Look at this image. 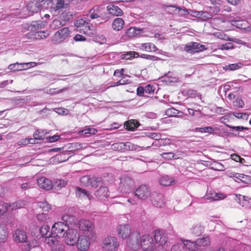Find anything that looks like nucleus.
Here are the masks:
<instances>
[{"instance_id": "obj_53", "label": "nucleus", "mask_w": 251, "mask_h": 251, "mask_svg": "<svg viewBox=\"0 0 251 251\" xmlns=\"http://www.w3.org/2000/svg\"><path fill=\"white\" fill-rule=\"evenodd\" d=\"M38 206L43 211H48L51 209L50 205L47 201H40L38 203Z\"/></svg>"}, {"instance_id": "obj_6", "label": "nucleus", "mask_w": 251, "mask_h": 251, "mask_svg": "<svg viewBox=\"0 0 251 251\" xmlns=\"http://www.w3.org/2000/svg\"><path fill=\"white\" fill-rule=\"evenodd\" d=\"M75 26L77 27V31H87L88 30H96L95 26L91 25L87 22L86 18H82L77 20L75 23Z\"/></svg>"}, {"instance_id": "obj_63", "label": "nucleus", "mask_w": 251, "mask_h": 251, "mask_svg": "<svg viewBox=\"0 0 251 251\" xmlns=\"http://www.w3.org/2000/svg\"><path fill=\"white\" fill-rule=\"evenodd\" d=\"M124 55L123 58L129 59L131 57H137L139 56V54L135 51H130L127 54H124Z\"/></svg>"}, {"instance_id": "obj_34", "label": "nucleus", "mask_w": 251, "mask_h": 251, "mask_svg": "<svg viewBox=\"0 0 251 251\" xmlns=\"http://www.w3.org/2000/svg\"><path fill=\"white\" fill-rule=\"evenodd\" d=\"M67 183V181L64 179H55L52 182V188L56 190H59L64 187Z\"/></svg>"}, {"instance_id": "obj_30", "label": "nucleus", "mask_w": 251, "mask_h": 251, "mask_svg": "<svg viewBox=\"0 0 251 251\" xmlns=\"http://www.w3.org/2000/svg\"><path fill=\"white\" fill-rule=\"evenodd\" d=\"M62 26V25L60 21L54 20L50 25V28L52 30L58 29L57 31H69L67 27H63L59 29Z\"/></svg>"}, {"instance_id": "obj_44", "label": "nucleus", "mask_w": 251, "mask_h": 251, "mask_svg": "<svg viewBox=\"0 0 251 251\" xmlns=\"http://www.w3.org/2000/svg\"><path fill=\"white\" fill-rule=\"evenodd\" d=\"M197 248L200 246H206L210 244V238L205 236L202 238L198 239L196 241Z\"/></svg>"}, {"instance_id": "obj_39", "label": "nucleus", "mask_w": 251, "mask_h": 251, "mask_svg": "<svg viewBox=\"0 0 251 251\" xmlns=\"http://www.w3.org/2000/svg\"><path fill=\"white\" fill-rule=\"evenodd\" d=\"M183 245L189 250L195 251L198 250L196 241L192 242L190 240H186L184 241Z\"/></svg>"}, {"instance_id": "obj_26", "label": "nucleus", "mask_w": 251, "mask_h": 251, "mask_svg": "<svg viewBox=\"0 0 251 251\" xmlns=\"http://www.w3.org/2000/svg\"><path fill=\"white\" fill-rule=\"evenodd\" d=\"M67 32H55L52 37V42L54 44L59 43L67 37Z\"/></svg>"}, {"instance_id": "obj_19", "label": "nucleus", "mask_w": 251, "mask_h": 251, "mask_svg": "<svg viewBox=\"0 0 251 251\" xmlns=\"http://www.w3.org/2000/svg\"><path fill=\"white\" fill-rule=\"evenodd\" d=\"M38 2V0H31L27 5V9L32 13H37L40 11L42 7H44Z\"/></svg>"}, {"instance_id": "obj_32", "label": "nucleus", "mask_w": 251, "mask_h": 251, "mask_svg": "<svg viewBox=\"0 0 251 251\" xmlns=\"http://www.w3.org/2000/svg\"><path fill=\"white\" fill-rule=\"evenodd\" d=\"M141 32H125L122 38L123 40L126 41L131 40L134 38H139L143 36Z\"/></svg>"}, {"instance_id": "obj_28", "label": "nucleus", "mask_w": 251, "mask_h": 251, "mask_svg": "<svg viewBox=\"0 0 251 251\" xmlns=\"http://www.w3.org/2000/svg\"><path fill=\"white\" fill-rule=\"evenodd\" d=\"M76 195L79 197H81L84 199L87 198L89 200H91L93 198V196L91 195L89 192L80 187L76 188Z\"/></svg>"}, {"instance_id": "obj_52", "label": "nucleus", "mask_w": 251, "mask_h": 251, "mask_svg": "<svg viewBox=\"0 0 251 251\" xmlns=\"http://www.w3.org/2000/svg\"><path fill=\"white\" fill-rule=\"evenodd\" d=\"M35 184V180L34 179L30 180L27 182H24L21 184V188L23 190H26L29 188H33Z\"/></svg>"}, {"instance_id": "obj_42", "label": "nucleus", "mask_w": 251, "mask_h": 251, "mask_svg": "<svg viewBox=\"0 0 251 251\" xmlns=\"http://www.w3.org/2000/svg\"><path fill=\"white\" fill-rule=\"evenodd\" d=\"M247 25L248 23L246 21H239L235 22V25H234L237 28L243 29L245 30L244 31H250V29H249V27L248 26H247Z\"/></svg>"}, {"instance_id": "obj_15", "label": "nucleus", "mask_w": 251, "mask_h": 251, "mask_svg": "<svg viewBox=\"0 0 251 251\" xmlns=\"http://www.w3.org/2000/svg\"><path fill=\"white\" fill-rule=\"evenodd\" d=\"M36 182L41 188L46 190H50L52 188V182L44 177L37 178Z\"/></svg>"}, {"instance_id": "obj_23", "label": "nucleus", "mask_w": 251, "mask_h": 251, "mask_svg": "<svg viewBox=\"0 0 251 251\" xmlns=\"http://www.w3.org/2000/svg\"><path fill=\"white\" fill-rule=\"evenodd\" d=\"M238 197V202L242 207L246 208H251V199L248 197L239 194Z\"/></svg>"}, {"instance_id": "obj_54", "label": "nucleus", "mask_w": 251, "mask_h": 251, "mask_svg": "<svg viewBox=\"0 0 251 251\" xmlns=\"http://www.w3.org/2000/svg\"><path fill=\"white\" fill-rule=\"evenodd\" d=\"M211 164L212 165V169L214 170L223 171L225 169L224 166L220 162L214 161Z\"/></svg>"}, {"instance_id": "obj_55", "label": "nucleus", "mask_w": 251, "mask_h": 251, "mask_svg": "<svg viewBox=\"0 0 251 251\" xmlns=\"http://www.w3.org/2000/svg\"><path fill=\"white\" fill-rule=\"evenodd\" d=\"M8 210V204L2 201H0V216L4 214Z\"/></svg>"}, {"instance_id": "obj_41", "label": "nucleus", "mask_w": 251, "mask_h": 251, "mask_svg": "<svg viewBox=\"0 0 251 251\" xmlns=\"http://www.w3.org/2000/svg\"><path fill=\"white\" fill-rule=\"evenodd\" d=\"M243 66V65L242 63L238 62L234 64H229L228 65H226L224 68L226 70L235 71L236 70L241 68Z\"/></svg>"}, {"instance_id": "obj_64", "label": "nucleus", "mask_w": 251, "mask_h": 251, "mask_svg": "<svg viewBox=\"0 0 251 251\" xmlns=\"http://www.w3.org/2000/svg\"><path fill=\"white\" fill-rule=\"evenodd\" d=\"M234 105L237 108H242L244 105V102L242 99L238 98L234 102Z\"/></svg>"}, {"instance_id": "obj_40", "label": "nucleus", "mask_w": 251, "mask_h": 251, "mask_svg": "<svg viewBox=\"0 0 251 251\" xmlns=\"http://www.w3.org/2000/svg\"><path fill=\"white\" fill-rule=\"evenodd\" d=\"M203 228L200 224H197L191 228V233L196 236L201 235L203 232Z\"/></svg>"}, {"instance_id": "obj_9", "label": "nucleus", "mask_w": 251, "mask_h": 251, "mask_svg": "<svg viewBox=\"0 0 251 251\" xmlns=\"http://www.w3.org/2000/svg\"><path fill=\"white\" fill-rule=\"evenodd\" d=\"M76 243L78 250L83 251L88 249L90 242L88 236L82 235L78 236Z\"/></svg>"}, {"instance_id": "obj_3", "label": "nucleus", "mask_w": 251, "mask_h": 251, "mask_svg": "<svg viewBox=\"0 0 251 251\" xmlns=\"http://www.w3.org/2000/svg\"><path fill=\"white\" fill-rule=\"evenodd\" d=\"M47 132L41 129L37 130L34 132L33 135V138H25L21 140L20 145H26L28 144H35L37 140H43L46 137Z\"/></svg>"}, {"instance_id": "obj_46", "label": "nucleus", "mask_w": 251, "mask_h": 251, "mask_svg": "<svg viewBox=\"0 0 251 251\" xmlns=\"http://www.w3.org/2000/svg\"><path fill=\"white\" fill-rule=\"evenodd\" d=\"M231 174L232 175L231 176H232L233 178L237 179L236 181L237 182L241 181L243 182H246L247 180L248 176L244 174L236 173H232Z\"/></svg>"}, {"instance_id": "obj_27", "label": "nucleus", "mask_w": 251, "mask_h": 251, "mask_svg": "<svg viewBox=\"0 0 251 251\" xmlns=\"http://www.w3.org/2000/svg\"><path fill=\"white\" fill-rule=\"evenodd\" d=\"M176 181L173 178L168 176H163L159 179V183L161 185L168 186L174 185L176 183Z\"/></svg>"}, {"instance_id": "obj_16", "label": "nucleus", "mask_w": 251, "mask_h": 251, "mask_svg": "<svg viewBox=\"0 0 251 251\" xmlns=\"http://www.w3.org/2000/svg\"><path fill=\"white\" fill-rule=\"evenodd\" d=\"M86 35L91 37L89 40H92L95 42L99 43L100 44H104L106 42V39L105 37L101 34H97V32H84Z\"/></svg>"}, {"instance_id": "obj_11", "label": "nucleus", "mask_w": 251, "mask_h": 251, "mask_svg": "<svg viewBox=\"0 0 251 251\" xmlns=\"http://www.w3.org/2000/svg\"><path fill=\"white\" fill-rule=\"evenodd\" d=\"M81 183L85 182L84 185L90 184L92 187H97L100 185L102 182V178L100 177H93L90 178L88 176H84L80 178Z\"/></svg>"}, {"instance_id": "obj_38", "label": "nucleus", "mask_w": 251, "mask_h": 251, "mask_svg": "<svg viewBox=\"0 0 251 251\" xmlns=\"http://www.w3.org/2000/svg\"><path fill=\"white\" fill-rule=\"evenodd\" d=\"M38 246V242L36 240L33 239L29 243L22 246V250L24 251H29L32 248H35Z\"/></svg>"}, {"instance_id": "obj_47", "label": "nucleus", "mask_w": 251, "mask_h": 251, "mask_svg": "<svg viewBox=\"0 0 251 251\" xmlns=\"http://www.w3.org/2000/svg\"><path fill=\"white\" fill-rule=\"evenodd\" d=\"M121 182L122 184H124V186H125L126 190L125 192H127L130 190V188L133 185V181L129 178H126L125 179H121Z\"/></svg>"}, {"instance_id": "obj_48", "label": "nucleus", "mask_w": 251, "mask_h": 251, "mask_svg": "<svg viewBox=\"0 0 251 251\" xmlns=\"http://www.w3.org/2000/svg\"><path fill=\"white\" fill-rule=\"evenodd\" d=\"M49 36V32H34L33 40L44 39Z\"/></svg>"}, {"instance_id": "obj_13", "label": "nucleus", "mask_w": 251, "mask_h": 251, "mask_svg": "<svg viewBox=\"0 0 251 251\" xmlns=\"http://www.w3.org/2000/svg\"><path fill=\"white\" fill-rule=\"evenodd\" d=\"M226 126L231 129L230 131H235L237 132V133H232L235 137L244 138L246 135V133L244 130H249L248 127H244L243 126H232L228 125H226Z\"/></svg>"}, {"instance_id": "obj_20", "label": "nucleus", "mask_w": 251, "mask_h": 251, "mask_svg": "<svg viewBox=\"0 0 251 251\" xmlns=\"http://www.w3.org/2000/svg\"><path fill=\"white\" fill-rule=\"evenodd\" d=\"M154 240L160 246L166 245L167 246V238L166 235L162 234L159 231H155Z\"/></svg>"}, {"instance_id": "obj_49", "label": "nucleus", "mask_w": 251, "mask_h": 251, "mask_svg": "<svg viewBox=\"0 0 251 251\" xmlns=\"http://www.w3.org/2000/svg\"><path fill=\"white\" fill-rule=\"evenodd\" d=\"M199 18L202 21H206L208 19H212L213 15L212 13L206 11H201L199 13Z\"/></svg>"}, {"instance_id": "obj_31", "label": "nucleus", "mask_w": 251, "mask_h": 251, "mask_svg": "<svg viewBox=\"0 0 251 251\" xmlns=\"http://www.w3.org/2000/svg\"><path fill=\"white\" fill-rule=\"evenodd\" d=\"M124 25V21L122 18H116L112 23V27L114 30L119 31L122 29Z\"/></svg>"}, {"instance_id": "obj_36", "label": "nucleus", "mask_w": 251, "mask_h": 251, "mask_svg": "<svg viewBox=\"0 0 251 251\" xmlns=\"http://www.w3.org/2000/svg\"><path fill=\"white\" fill-rule=\"evenodd\" d=\"M210 24L213 26V28L216 30H220L219 29V25L225 22V21L222 19L219 16L211 19Z\"/></svg>"}, {"instance_id": "obj_8", "label": "nucleus", "mask_w": 251, "mask_h": 251, "mask_svg": "<svg viewBox=\"0 0 251 251\" xmlns=\"http://www.w3.org/2000/svg\"><path fill=\"white\" fill-rule=\"evenodd\" d=\"M184 50L188 52L193 53L202 51L206 50L204 45L197 42H190L186 45Z\"/></svg>"}, {"instance_id": "obj_43", "label": "nucleus", "mask_w": 251, "mask_h": 251, "mask_svg": "<svg viewBox=\"0 0 251 251\" xmlns=\"http://www.w3.org/2000/svg\"><path fill=\"white\" fill-rule=\"evenodd\" d=\"M214 36L217 37L219 39L223 40L231 41L233 42H236V39L229 38L227 35L225 34V32H214Z\"/></svg>"}, {"instance_id": "obj_50", "label": "nucleus", "mask_w": 251, "mask_h": 251, "mask_svg": "<svg viewBox=\"0 0 251 251\" xmlns=\"http://www.w3.org/2000/svg\"><path fill=\"white\" fill-rule=\"evenodd\" d=\"M147 136L152 139H154L155 141L153 142L152 145H153L155 142H156L158 140H160L161 138V135L159 133L155 132H149L146 134Z\"/></svg>"}, {"instance_id": "obj_59", "label": "nucleus", "mask_w": 251, "mask_h": 251, "mask_svg": "<svg viewBox=\"0 0 251 251\" xmlns=\"http://www.w3.org/2000/svg\"><path fill=\"white\" fill-rule=\"evenodd\" d=\"M162 156L165 159H171L172 158L176 159V157L175 154L172 152H164L162 154Z\"/></svg>"}, {"instance_id": "obj_4", "label": "nucleus", "mask_w": 251, "mask_h": 251, "mask_svg": "<svg viewBox=\"0 0 251 251\" xmlns=\"http://www.w3.org/2000/svg\"><path fill=\"white\" fill-rule=\"evenodd\" d=\"M79 234L76 229L70 227L69 230L66 232L65 236V243L70 246H74L76 244L78 238Z\"/></svg>"}, {"instance_id": "obj_35", "label": "nucleus", "mask_w": 251, "mask_h": 251, "mask_svg": "<svg viewBox=\"0 0 251 251\" xmlns=\"http://www.w3.org/2000/svg\"><path fill=\"white\" fill-rule=\"evenodd\" d=\"M223 194H218L216 192H207L205 195L206 199L210 201H218L222 199Z\"/></svg>"}, {"instance_id": "obj_7", "label": "nucleus", "mask_w": 251, "mask_h": 251, "mask_svg": "<svg viewBox=\"0 0 251 251\" xmlns=\"http://www.w3.org/2000/svg\"><path fill=\"white\" fill-rule=\"evenodd\" d=\"M151 195V190L146 185L140 186L135 192V196L141 200H146Z\"/></svg>"}, {"instance_id": "obj_33", "label": "nucleus", "mask_w": 251, "mask_h": 251, "mask_svg": "<svg viewBox=\"0 0 251 251\" xmlns=\"http://www.w3.org/2000/svg\"><path fill=\"white\" fill-rule=\"evenodd\" d=\"M50 226L47 225H44L40 228V233L42 237L45 238H49L52 236L51 231H50Z\"/></svg>"}, {"instance_id": "obj_18", "label": "nucleus", "mask_w": 251, "mask_h": 251, "mask_svg": "<svg viewBox=\"0 0 251 251\" xmlns=\"http://www.w3.org/2000/svg\"><path fill=\"white\" fill-rule=\"evenodd\" d=\"M97 198L101 201H104L109 197V191L105 186H100L95 193Z\"/></svg>"}, {"instance_id": "obj_21", "label": "nucleus", "mask_w": 251, "mask_h": 251, "mask_svg": "<svg viewBox=\"0 0 251 251\" xmlns=\"http://www.w3.org/2000/svg\"><path fill=\"white\" fill-rule=\"evenodd\" d=\"M78 224L79 229L82 231H88L91 232L94 228L93 223L88 220H81Z\"/></svg>"}, {"instance_id": "obj_1", "label": "nucleus", "mask_w": 251, "mask_h": 251, "mask_svg": "<svg viewBox=\"0 0 251 251\" xmlns=\"http://www.w3.org/2000/svg\"><path fill=\"white\" fill-rule=\"evenodd\" d=\"M61 222L55 223L51 228L52 236L63 238L66 232L69 230L70 225L75 223V218L70 215H64Z\"/></svg>"}, {"instance_id": "obj_45", "label": "nucleus", "mask_w": 251, "mask_h": 251, "mask_svg": "<svg viewBox=\"0 0 251 251\" xmlns=\"http://www.w3.org/2000/svg\"><path fill=\"white\" fill-rule=\"evenodd\" d=\"M182 112L179 111L173 107L168 108L166 110L165 114L169 117H175L178 116L180 114H182Z\"/></svg>"}, {"instance_id": "obj_10", "label": "nucleus", "mask_w": 251, "mask_h": 251, "mask_svg": "<svg viewBox=\"0 0 251 251\" xmlns=\"http://www.w3.org/2000/svg\"><path fill=\"white\" fill-rule=\"evenodd\" d=\"M151 201L154 206L158 208H161L165 204L163 195L156 192H153L151 194Z\"/></svg>"}, {"instance_id": "obj_14", "label": "nucleus", "mask_w": 251, "mask_h": 251, "mask_svg": "<svg viewBox=\"0 0 251 251\" xmlns=\"http://www.w3.org/2000/svg\"><path fill=\"white\" fill-rule=\"evenodd\" d=\"M117 231L119 236L123 239L128 237L131 233L130 226L127 224L120 225L117 227Z\"/></svg>"}, {"instance_id": "obj_22", "label": "nucleus", "mask_w": 251, "mask_h": 251, "mask_svg": "<svg viewBox=\"0 0 251 251\" xmlns=\"http://www.w3.org/2000/svg\"><path fill=\"white\" fill-rule=\"evenodd\" d=\"M100 15L101 13L98 7L96 8H93L91 9L89 13L87 15V18L90 17L91 19H96L97 22H96V24H100L102 23L100 21Z\"/></svg>"}, {"instance_id": "obj_56", "label": "nucleus", "mask_w": 251, "mask_h": 251, "mask_svg": "<svg viewBox=\"0 0 251 251\" xmlns=\"http://www.w3.org/2000/svg\"><path fill=\"white\" fill-rule=\"evenodd\" d=\"M7 232L5 227L0 226V242H3L6 239Z\"/></svg>"}, {"instance_id": "obj_37", "label": "nucleus", "mask_w": 251, "mask_h": 251, "mask_svg": "<svg viewBox=\"0 0 251 251\" xmlns=\"http://www.w3.org/2000/svg\"><path fill=\"white\" fill-rule=\"evenodd\" d=\"M141 50L146 51H155L157 50L156 47L152 43H147L142 44Z\"/></svg>"}, {"instance_id": "obj_51", "label": "nucleus", "mask_w": 251, "mask_h": 251, "mask_svg": "<svg viewBox=\"0 0 251 251\" xmlns=\"http://www.w3.org/2000/svg\"><path fill=\"white\" fill-rule=\"evenodd\" d=\"M195 130L197 132L208 133H212L214 131V128L211 126H207L204 127H197L196 128Z\"/></svg>"}, {"instance_id": "obj_62", "label": "nucleus", "mask_w": 251, "mask_h": 251, "mask_svg": "<svg viewBox=\"0 0 251 251\" xmlns=\"http://www.w3.org/2000/svg\"><path fill=\"white\" fill-rule=\"evenodd\" d=\"M50 11L53 17H56L59 15L60 10L55 6L54 7L51 6Z\"/></svg>"}, {"instance_id": "obj_57", "label": "nucleus", "mask_w": 251, "mask_h": 251, "mask_svg": "<svg viewBox=\"0 0 251 251\" xmlns=\"http://www.w3.org/2000/svg\"><path fill=\"white\" fill-rule=\"evenodd\" d=\"M123 150L126 151H132L135 149L134 147V145L129 142H127L126 143H123Z\"/></svg>"}, {"instance_id": "obj_2", "label": "nucleus", "mask_w": 251, "mask_h": 251, "mask_svg": "<svg viewBox=\"0 0 251 251\" xmlns=\"http://www.w3.org/2000/svg\"><path fill=\"white\" fill-rule=\"evenodd\" d=\"M136 237V242L138 246L140 245L141 248L145 251H152L154 248L153 239L151 235L147 234L142 236L140 240L139 233H137L135 235Z\"/></svg>"}, {"instance_id": "obj_60", "label": "nucleus", "mask_w": 251, "mask_h": 251, "mask_svg": "<svg viewBox=\"0 0 251 251\" xmlns=\"http://www.w3.org/2000/svg\"><path fill=\"white\" fill-rule=\"evenodd\" d=\"M68 4L65 3L64 0H57L55 6L61 10L67 8Z\"/></svg>"}, {"instance_id": "obj_5", "label": "nucleus", "mask_w": 251, "mask_h": 251, "mask_svg": "<svg viewBox=\"0 0 251 251\" xmlns=\"http://www.w3.org/2000/svg\"><path fill=\"white\" fill-rule=\"evenodd\" d=\"M103 244V248L109 251H115L119 245L117 238L114 236L108 237L104 239Z\"/></svg>"}, {"instance_id": "obj_12", "label": "nucleus", "mask_w": 251, "mask_h": 251, "mask_svg": "<svg viewBox=\"0 0 251 251\" xmlns=\"http://www.w3.org/2000/svg\"><path fill=\"white\" fill-rule=\"evenodd\" d=\"M35 65V63L30 62L25 63H18V62L10 64L8 66V69L12 71H21L33 67Z\"/></svg>"}, {"instance_id": "obj_61", "label": "nucleus", "mask_w": 251, "mask_h": 251, "mask_svg": "<svg viewBox=\"0 0 251 251\" xmlns=\"http://www.w3.org/2000/svg\"><path fill=\"white\" fill-rule=\"evenodd\" d=\"M155 88L153 85L149 84L145 87V94H152L154 92Z\"/></svg>"}, {"instance_id": "obj_24", "label": "nucleus", "mask_w": 251, "mask_h": 251, "mask_svg": "<svg viewBox=\"0 0 251 251\" xmlns=\"http://www.w3.org/2000/svg\"><path fill=\"white\" fill-rule=\"evenodd\" d=\"M139 125V122L137 120H130L125 123L124 127L128 130L134 131L138 127Z\"/></svg>"}, {"instance_id": "obj_58", "label": "nucleus", "mask_w": 251, "mask_h": 251, "mask_svg": "<svg viewBox=\"0 0 251 251\" xmlns=\"http://www.w3.org/2000/svg\"><path fill=\"white\" fill-rule=\"evenodd\" d=\"M37 218L40 222H46L49 219V217L46 213H41L37 215Z\"/></svg>"}, {"instance_id": "obj_29", "label": "nucleus", "mask_w": 251, "mask_h": 251, "mask_svg": "<svg viewBox=\"0 0 251 251\" xmlns=\"http://www.w3.org/2000/svg\"><path fill=\"white\" fill-rule=\"evenodd\" d=\"M107 11L109 13L115 16H121L123 14L122 10L117 5L110 4L107 6Z\"/></svg>"}, {"instance_id": "obj_17", "label": "nucleus", "mask_w": 251, "mask_h": 251, "mask_svg": "<svg viewBox=\"0 0 251 251\" xmlns=\"http://www.w3.org/2000/svg\"><path fill=\"white\" fill-rule=\"evenodd\" d=\"M13 237L16 242L23 243L26 242L27 235L26 232L24 230L17 229L15 231Z\"/></svg>"}, {"instance_id": "obj_25", "label": "nucleus", "mask_w": 251, "mask_h": 251, "mask_svg": "<svg viewBox=\"0 0 251 251\" xmlns=\"http://www.w3.org/2000/svg\"><path fill=\"white\" fill-rule=\"evenodd\" d=\"M43 25L41 21H33L30 25H25V28L30 31H35L41 29Z\"/></svg>"}]
</instances>
